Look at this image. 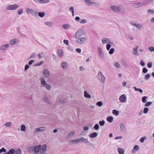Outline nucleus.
Masks as SVG:
<instances>
[{
	"instance_id": "56",
	"label": "nucleus",
	"mask_w": 154,
	"mask_h": 154,
	"mask_svg": "<svg viewBox=\"0 0 154 154\" xmlns=\"http://www.w3.org/2000/svg\"><path fill=\"white\" fill-rule=\"evenodd\" d=\"M74 134L75 132H71L69 133L68 135V137H71Z\"/></svg>"
},
{
	"instance_id": "13",
	"label": "nucleus",
	"mask_w": 154,
	"mask_h": 154,
	"mask_svg": "<svg viewBox=\"0 0 154 154\" xmlns=\"http://www.w3.org/2000/svg\"><path fill=\"white\" fill-rule=\"evenodd\" d=\"M119 126L121 131L123 132L125 131L126 130L125 127L122 123H120Z\"/></svg>"
},
{
	"instance_id": "35",
	"label": "nucleus",
	"mask_w": 154,
	"mask_h": 154,
	"mask_svg": "<svg viewBox=\"0 0 154 154\" xmlns=\"http://www.w3.org/2000/svg\"><path fill=\"white\" fill-rule=\"evenodd\" d=\"M147 98V97L146 96H144L142 98V102L144 103H146L147 102V100H146V99Z\"/></svg>"
},
{
	"instance_id": "26",
	"label": "nucleus",
	"mask_w": 154,
	"mask_h": 154,
	"mask_svg": "<svg viewBox=\"0 0 154 154\" xmlns=\"http://www.w3.org/2000/svg\"><path fill=\"white\" fill-rule=\"evenodd\" d=\"M122 64L125 67H127V63L124 60H123L122 61Z\"/></svg>"
},
{
	"instance_id": "20",
	"label": "nucleus",
	"mask_w": 154,
	"mask_h": 154,
	"mask_svg": "<svg viewBox=\"0 0 154 154\" xmlns=\"http://www.w3.org/2000/svg\"><path fill=\"white\" fill-rule=\"evenodd\" d=\"M43 74L44 75V76L45 77H48L49 76V72L48 70L47 69H45L43 72Z\"/></svg>"
},
{
	"instance_id": "63",
	"label": "nucleus",
	"mask_w": 154,
	"mask_h": 154,
	"mask_svg": "<svg viewBox=\"0 0 154 154\" xmlns=\"http://www.w3.org/2000/svg\"><path fill=\"white\" fill-rule=\"evenodd\" d=\"M34 62V60H31L29 61V65H31L32 64V63H33Z\"/></svg>"
},
{
	"instance_id": "44",
	"label": "nucleus",
	"mask_w": 154,
	"mask_h": 154,
	"mask_svg": "<svg viewBox=\"0 0 154 154\" xmlns=\"http://www.w3.org/2000/svg\"><path fill=\"white\" fill-rule=\"evenodd\" d=\"M152 104V102H148L146 103L145 105V106L146 107H147L151 105Z\"/></svg>"
},
{
	"instance_id": "48",
	"label": "nucleus",
	"mask_w": 154,
	"mask_h": 154,
	"mask_svg": "<svg viewBox=\"0 0 154 154\" xmlns=\"http://www.w3.org/2000/svg\"><path fill=\"white\" fill-rule=\"evenodd\" d=\"M148 72L147 69L145 67H144L143 68L142 70V72L143 73H146Z\"/></svg>"
},
{
	"instance_id": "50",
	"label": "nucleus",
	"mask_w": 154,
	"mask_h": 154,
	"mask_svg": "<svg viewBox=\"0 0 154 154\" xmlns=\"http://www.w3.org/2000/svg\"><path fill=\"white\" fill-rule=\"evenodd\" d=\"M152 62H149L147 64V66L149 68H150L152 67Z\"/></svg>"
},
{
	"instance_id": "40",
	"label": "nucleus",
	"mask_w": 154,
	"mask_h": 154,
	"mask_svg": "<svg viewBox=\"0 0 154 154\" xmlns=\"http://www.w3.org/2000/svg\"><path fill=\"white\" fill-rule=\"evenodd\" d=\"M62 66L63 68H65L67 66V63L66 62H63L62 64Z\"/></svg>"
},
{
	"instance_id": "19",
	"label": "nucleus",
	"mask_w": 154,
	"mask_h": 154,
	"mask_svg": "<svg viewBox=\"0 0 154 154\" xmlns=\"http://www.w3.org/2000/svg\"><path fill=\"white\" fill-rule=\"evenodd\" d=\"M45 127H41L37 128L35 130V131L37 132L43 131H45Z\"/></svg>"
},
{
	"instance_id": "30",
	"label": "nucleus",
	"mask_w": 154,
	"mask_h": 154,
	"mask_svg": "<svg viewBox=\"0 0 154 154\" xmlns=\"http://www.w3.org/2000/svg\"><path fill=\"white\" fill-rule=\"evenodd\" d=\"M21 130L25 131L26 130V127L24 125H22L21 126Z\"/></svg>"
},
{
	"instance_id": "31",
	"label": "nucleus",
	"mask_w": 154,
	"mask_h": 154,
	"mask_svg": "<svg viewBox=\"0 0 154 154\" xmlns=\"http://www.w3.org/2000/svg\"><path fill=\"white\" fill-rule=\"evenodd\" d=\"M150 77V74H147L145 75L144 79L146 80H148Z\"/></svg>"
},
{
	"instance_id": "59",
	"label": "nucleus",
	"mask_w": 154,
	"mask_h": 154,
	"mask_svg": "<svg viewBox=\"0 0 154 154\" xmlns=\"http://www.w3.org/2000/svg\"><path fill=\"white\" fill-rule=\"evenodd\" d=\"M46 88L48 90H50L51 88V86L48 84H47L46 85Z\"/></svg>"
},
{
	"instance_id": "24",
	"label": "nucleus",
	"mask_w": 154,
	"mask_h": 154,
	"mask_svg": "<svg viewBox=\"0 0 154 154\" xmlns=\"http://www.w3.org/2000/svg\"><path fill=\"white\" fill-rule=\"evenodd\" d=\"M27 12L29 14H33L34 12V11L32 9L27 8L26 10Z\"/></svg>"
},
{
	"instance_id": "12",
	"label": "nucleus",
	"mask_w": 154,
	"mask_h": 154,
	"mask_svg": "<svg viewBox=\"0 0 154 154\" xmlns=\"http://www.w3.org/2000/svg\"><path fill=\"white\" fill-rule=\"evenodd\" d=\"M82 32L80 30L78 31L75 34V37L76 38H78L82 36Z\"/></svg>"
},
{
	"instance_id": "14",
	"label": "nucleus",
	"mask_w": 154,
	"mask_h": 154,
	"mask_svg": "<svg viewBox=\"0 0 154 154\" xmlns=\"http://www.w3.org/2000/svg\"><path fill=\"white\" fill-rule=\"evenodd\" d=\"M40 145L36 146L34 148V151L35 154H38L39 151L40 152Z\"/></svg>"
},
{
	"instance_id": "29",
	"label": "nucleus",
	"mask_w": 154,
	"mask_h": 154,
	"mask_svg": "<svg viewBox=\"0 0 154 154\" xmlns=\"http://www.w3.org/2000/svg\"><path fill=\"white\" fill-rule=\"evenodd\" d=\"M8 47V45L6 44V45H4L1 46V49L2 50H4V49H5L6 48Z\"/></svg>"
},
{
	"instance_id": "51",
	"label": "nucleus",
	"mask_w": 154,
	"mask_h": 154,
	"mask_svg": "<svg viewBox=\"0 0 154 154\" xmlns=\"http://www.w3.org/2000/svg\"><path fill=\"white\" fill-rule=\"evenodd\" d=\"M149 50L150 51H154V47L152 46H151L148 48Z\"/></svg>"
},
{
	"instance_id": "43",
	"label": "nucleus",
	"mask_w": 154,
	"mask_h": 154,
	"mask_svg": "<svg viewBox=\"0 0 154 154\" xmlns=\"http://www.w3.org/2000/svg\"><path fill=\"white\" fill-rule=\"evenodd\" d=\"M153 1V0H146L144 1L143 3H150L152 2Z\"/></svg>"
},
{
	"instance_id": "1",
	"label": "nucleus",
	"mask_w": 154,
	"mask_h": 154,
	"mask_svg": "<svg viewBox=\"0 0 154 154\" xmlns=\"http://www.w3.org/2000/svg\"><path fill=\"white\" fill-rule=\"evenodd\" d=\"M110 8L112 10L115 12H120L122 13H125V9L121 5H112L110 6Z\"/></svg>"
},
{
	"instance_id": "37",
	"label": "nucleus",
	"mask_w": 154,
	"mask_h": 154,
	"mask_svg": "<svg viewBox=\"0 0 154 154\" xmlns=\"http://www.w3.org/2000/svg\"><path fill=\"white\" fill-rule=\"evenodd\" d=\"M16 41V39H15L11 40L10 41V44L11 45L14 44L15 43Z\"/></svg>"
},
{
	"instance_id": "61",
	"label": "nucleus",
	"mask_w": 154,
	"mask_h": 154,
	"mask_svg": "<svg viewBox=\"0 0 154 154\" xmlns=\"http://www.w3.org/2000/svg\"><path fill=\"white\" fill-rule=\"evenodd\" d=\"M41 83L42 85H45L46 82L44 79H43L41 81Z\"/></svg>"
},
{
	"instance_id": "36",
	"label": "nucleus",
	"mask_w": 154,
	"mask_h": 154,
	"mask_svg": "<svg viewBox=\"0 0 154 154\" xmlns=\"http://www.w3.org/2000/svg\"><path fill=\"white\" fill-rule=\"evenodd\" d=\"M99 124L101 126L105 124V122L104 120L100 121L99 122Z\"/></svg>"
},
{
	"instance_id": "47",
	"label": "nucleus",
	"mask_w": 154,
	"mask_h": 154,
	"mask_svg": "<svg viewBox=\"0 0 154 154\" xmlns=\"http://www.w3.org/2000/svg\"><path fill=\"white\" fill-rule=\"evenodd\" d=\"M146 139V137H142L140 139V141L141 142L143 143Z\"/></svg>"
},
{
	"instance_id": "16",
	"label": "nucleus",
	"mask_w": 154,
	"mask_h": 154,
	"mask_svg": "<svg viewBox=\"0 0 154 154\" xmlns=\"http://www.w3.org/2000/svg\"><path fill=\"white\" fill-rule=\"evenodd\" d=\"M102 41L103 44H105L107 42L109 43L110 40L107 38H104L103 39H102Z\"/></svg>"
},
{
	"instance_id": "46",
	"label": "nucleus",
	"mask_w": 154,
	"mask_h": 154,
	"mask_svg": "<svg viewBox=\"0 0 154 154\" xmlns=\"http://www.w3.org/2000/svg\"><path fill=\"white\" fill-rule=\"evenodd\" d=\"M45 15V13L44 12H40L38 13V15L41 17H43Z\"/></svg>"
},
{
	"instance_id": "8",
	"label": "nucleus",
	"mask_w": 154,
	"mask_h": 154,
	"mask_svg": "<svg viewBox=\"0 0 154 154\" xmlns=\"http://www.w3.org/2000/svg\"><path fill=\"white\" fill-rule=\"evenodd\" d=\"M46 145L45 144L43 145L41 147L40 146V153L42 154L45 152L46 150Z\"/></svg>"
},
{
	"instance_id": "11",
	"label": "nucleus",
	"mask_w": 154,
	"mask_h": 154,
	"mask_svg": "<svg viewBox=\"0 0 154 154\" xmlns=\"http://www.w3.org/2000/svg\"><path fill=\"white\" fill-rule=\"evenodd\" d=\"M130 24L135 26L138 29H140L142 27V26L139 23H135L134 22H131L130 23Z\"/></svg>"
},
{
	"instance_id": "17",
	"label": "nucleus",
	"mask_w": 154,
	"mask_h": 154,
	"mask_svg": "<svg viewBox=\"0 0 154 154\" xmlns=\"http://www.w3.org/2000/svg\"><path fill=\"white\" fill-rule=\"evenodd\" d=\"M139 149V147L137 145H135L132 150V153H135L136 151H138Z\"/></svg>"
},
{
	"instance_id": "2",
	"label": "nucleus",
	"mask_w": 154,
	"mask_h": 154,
	"mask_svg": "<svg viewBox=\"0 0 154 154\" xmlns=\"http://www.w3.org/2000/svg\"><path fill=\"white\" fill-rule=\"evenodd\" d=\"M97 77L98 79L101 82L103 83L105 82V77L103 75L101 71H99V72L97 75Z\"/></svg>"
},
{
	"instance_id": "55",
	"label": "nucleus",
	"mask_w": 154,
	"mask_h": 154,
	"mask_svg": "<svg viewBox=\"0 0 154 154\" xmlns=\"http://www.w3.org/2000/svg\"><path fill=\"white\" fill-rule=\"evenodd\" d=\"M11 122H9L6 123L5 124V125L6 126L8 127V126H10L11 125Z\"/></svg>"
},
{
	"instance_id": "45",
	"label": "nucleus",
	"mask_w": 154,
	"mask_h": 154,
	"mask_svg": "<svg viewBox=\"0 0 154 154\" xmlns=\"http://www.w3.org/2000/svg\"><path fill=\"white\" fill-rule=\"evenodd\" d=\"M45 23L46 25L49 26H51L52 24L51 22H46Z\"/></svg>"
},
{
	"instance_id": "21",
	"label": "nucleus",
	"mask_w": 154,
	"mask_h": 154,
	"mask_svg": "<svg viewBox=\"0 0 154 154\" xmlns=\"http://www.w3.org/2000/svg\"><path fill=\"white\" fill-rule=\"evenodd\" d=\"M113 118L112 116L108 117L106 118L107 121L110 123L112 122L113 121Z\"/></svg>"
},
{
	"instance_id": "34",
	"label": "nucleus",
	"mask_w": 154,
	"mask_h": 154,
	"mask_svg": "<svg viewBox=\"0 0 154 154\" xmlns=\"http://www.w3.org/2000/svg\"><path fill=\"white\" fill-rule=\"evenodd\" d=\"M134 90L136 91H139L140 93H142L143 92V90L140 88H137L136 87H134Z\"/></svg>"
},
{
	"instance_id": "60",
	"label": "nucleus",
	"mask_w": 154,
	"mask_h": 154,
	"mask_svg": "<svg viewBox=\"0 0 154 154\" xmlns=\"http://www.w3.org/2000/svg\"><path fill=\"white\" fill-rule=\"evenodd\" d=\"M63 43L66 44V45H68V44H69V41L68 40H64V41H63Z\"/></svg>"
},
{
	"instance_id": "42",
	"label": "nucleus",
	"mask_w": 154,
	"mask_h": 154,
	"mask_svg": "<svg viewBox=\"0 0 154 154\" xmlns=\"http://www.w3.org/2000/svg\"><path fill=\"white\" fill-rule=\"evenodd\" d=\"M114 51V49L113 48H111L109 51V53L110 54H113Z\"/></svg>"
},
{
	"instance_id": "5",
	"label": "nucleus",
	"mask_w": 154,
	"mask_h": 154,
	"mask_svg": "<svg viewBox=\"0 0 154 154\" xmlns=\"http://www.w3.org/2000/svg\"><path fill=\"white\" fill-rule=\"evenodd\" d=\"M98 52L100 56V58L102 59H104V54L102 51L101 48L99 47H98L97 48Z\"/></svg>"
},
{
	"instance_id": "7",
	"label": "nucleus",
	"mask_w": 154,
	"mask_h": 154,
	"mask_svg": "<svg viewBox=\"0 0 154 154\" xmlns=\"http://www.w3.org/2000/svg\"><path fill=\"white\" fill-rule=\"evenodd\" d=\"M19 7L18 5H12L8 6L7 9L9 10H14L17 9Z\"/></svg>"
},
{
	"instance_id": "4",
	"label": "nucleus",
	"mask_w": 154,
	"mask_h": 154,
	"mask_svg": "<svg viewBox=\"0 0 154 154\" xmlns=\"http://www.w3.org/2000/svg\"><path fill=\"white\" fill-rule=\"evenodd\" d=\"M145 4V3H142L140 2H138L132 4V6L134 8H138L143 6Z\"/></svg>"
},
{
	"instance_id": "18",
	"label": "nucleus",
	"mask_w": 154,
	"mask_h": 154,
	"mask_svg": "<svg viewBox=\"0 0 154 154\" xmlns=\"http://www.w3.org/2000/svg\"><path fill=\"white\" fill-rule=\"evenodd\" d=\"M97 135L98 134L96 132H94L90 134L89 137L91 138H93L97 137Z\"/></svg>"
},
{
	"instance_id": "52",
	"label": "nucleus",
	"mask_w": 154,
	"mask_h": 154,
	"mask_svg": "<svg viewBox=\"0 0 154 154\" xmlns=\"http://www.w3.org/2000/svg\"><path fill=\"white\" fill-rule=\"evenodd\" d=\"M140 64V65L142 66H144L145 65V63L143 60H141Z\"/></svg>"
},
{
	"instance_id": "62",
	"label": "nucleus",
	"mask_w": 154,
	"mask_h": 154,
	"mask_svg": "<svg viewBox=\"0 0 154 154\" xmlns=\"http://www.w3.org/2000/svg\"><path fill=\"white\" fill-rule=\"evenodd\" d=\"M34 149V147L33 146L30 147L28 148V150L29 151L31 150H33Z\"/></svg>"
},
{
	"instance_id": "49",
	"label": "nucleus",
	"mask_w": 154,
	"mask_h": 154,
	"mask_svg": "<svg viewBox=\"0 0 154 154\" xmlns=\"http://www.w3.org/2000/svg\"><path fill=\"white\" fill-rule=\"evenodd\" d=\"M62 27L64 29H67L69 27V25L66 24H64L63 25Z\"/></svg>"
},
{
	"instance_id": "25",
	"label": "nucleus",
	"mask_w": 154,
	"mask_h": 154,
	"mask_svg": "<svg viewBox=\"0 0 154 154\" xmlns=\"http://www.w3.org/2000/svg\"><path fill=\"white\" fill-rule=\"evenodd\" d=\"M112 113L113 114H115L116 116H117L119 114V111L116 109H113L112 111Z\"/></svg>"
},
{
	"instance_id": "28",
	"label": "nucleus",
	"mask_w": 154,
	"mask_h": 154,
	"mask_svg": "<svg viewBox=\"0 0 154 154\" xmlns=\"http://www.w3.org/2000/svg\"><path fill=\"white\" fill-rule=\"evenodd\" d=\"M114 66L117 68H118L121 67V66L117 62H116L114 63Z\"/></svg>"
},
{
	"instance_id": "23",
	"label": "nucleus",
	"mask_w": 154,
	"mask_h": 154,
	"mask_svg": "<svg viewBox=\"0 0 154 154\" xmlns=\"http://www.w3.org/2000/svg\"><path fill=\"white\" fill-rule=\"evenodd\" d=\"M138 47V46H137L136 49L134 48L133 50V54L134 55H138V53L137 52V48Z\"/></svg>"
},
{
	"instance_id": "10",
	"label": "nucleus",
	"mask_w": 154,
	"mask_h": 154,
	"mask_svg": "<svg viewBox=\"0 0 154 154\" xmlns=\"http://www.w3.org/2000/svg\"><path fill=\"white\" fill-rule=\"evenodd\" d=\"M85 41V38H78L76 41V43L78 44H81L82 43Z\"/></svg>"
},
{
	"instance_id": "38",
	"label": "nucleus",
	"mask_w": 154,
	"mask_h": 154,
	"mask_svg": "<svg viewBox=\"0 0 154 154\" xmlns=\"http://www.w3.org/2000/svg\"><path fill=\"white\" fill-rule=\"evenodd\" d=\"M15 154H21V150L20 149H18L15 151Z\"/></svg>"
},
{
	"instance_id": "57",
	"label": "nucleus",
	"mask_w": 154,
	"mask_h": 154,
	"mask_svg": "<svg viewBox=\"0 0 154 154\" xmlns=\"http://www.w3.org/2000/svg\"><path fill=\"white\" fill-rule=\"evenodd\" d=\"M23 12V9L22 8L19 9L18 11V13L19 14H21Z\"/></svg>"
},
{
	"instance_id": "15",
	"label": "nucleus",
	"mask_w": 154,
	"mask_h": 154,
	"mask_svg": "<svg viewBox=\"0 0 154 154\" xmlns=\"http://www.w3.org/2000/svg\"><path fill=\"white\" fill-rule=\"evenodd\" d=\"M117 150L119 154H124V149L121 148H118Z\"/></svg>"
},
{
	"instance_id": "33",
	"label": "nucleus",
	"mask_w": 154,
	"mask_h": 154,
	"mask_svg": "<svg viewBox=\"0 0 154 154\" xmlns=\"http://www.w3.org/2000/svg\"><path fill=\"white\" fill-rule=\"evenodd\" d=\"M58 52L59 56H60V57H62L63 55L62 51V50L61 49L58 50Z\"/></svg>"
},
{
	"instance_id": "54",
	"label": "nucleus",
	"mask_w": 154,
	"mask_h": 154,
	"mask_svg": "<svg viewBox=\"0 0 154 154\" xmlns=\"http://www.w3.org/2000/svg\"><path fill=\"white\" fill-rule=\"evenodd\" d=\"M111 45L110 44H108L106 46V48L107 50H109L110 48L111 47Z\"/></svg>"
},
{
	"instance_id": "64",
	"label": "nucleus",
	"mask_w": 154,
	"mask_h": 154,
	"mask_svg": "<svg viewBox=\"0 0 154 154\" xmlns=\"http://www.w3.org/2000/svg\"><path fill=\"white\" fill-rule=\"evenodd\" d=\"M35 54H31V56L30 57V58H34L35 57Z\"/></svg>"
},
{
	"instance_id": "41",
	"label": "nucleus",
	"mask_w": 154,
	"mask_h": 154,
	"mask_svg": "<svg viewBox=\"0 0 154 154\" xmlns=\"http://www.w3.org/2000/svg\"><path fill=\"white\" fill-rule=\"evenodd\" d=\"M149 110V109L146 107H145L144 108L143 112L144 113L146 114L147 113Z\"/></svg>"
},
{
	"instance_id": "58",
	"label": "nucleus",
	"mask_w": 154,
	"mask_h": 154,
	"mask_svg": "<svg viewBox=\"0 0 154 154\" xmlns=\"http://www.w3.org/2000/svg\"><path fill=\"white\" fill-rule=\"evenodd\" d=\"M148 12L149 13L153 14L154 13V11L152 10L148 9Z\"/></svg>"
},
{
	"instance_id": "22",
	"label": "nucleus",
	"mask_w": 154,
	"mask_h": 154,
	"mask_svg": "<svg viewBox=\"0 0 154 154\" xmlns=\"http://www.w3.org/2000/svg\"><path fill=\"white\" fill-rule=\"evenodd\" d=\"M15 152V150L13 149H10L9 151L5 153L6 154H13Z\"/></svg>"
},
{
	"instance_id": "39",
	"label": "nucleus",
	"mask_w": 154,
	"mask_h": 154,
	"mask_svg": "<svg viewBox=\"0 0 154 154\" xmlns=\"http://www.w3.org/2000/svg\"><path fill=\"white\" fill-rule=\"evenodd\" d=\"M96 105L99 107L103 105L102 102L100 101H98Z\"/></svg>"
},
{
	"instance_id": "6",
	"label": "nucleus",
	"mask_w": 154,
	"mask_h": 154,
	"mask_svg": "<svg viewBox=\"0 0 154 154\" xmlns=\"http://www.w3.org/2000/svg\"><path fill=\"white\" fill-rule=\"evenodd\" d=\"M94 5L97 7H99L100 4V3L97 2H91L90 0H87V5Z\"/></svg>"
},
{
	"instance_id": "3",
	"label": "nucleus",
	"mask_w": 154,
	"mask_h": 154,
	"mask_svg": "<svg viewBox=\"0 0 154 154\" xmlns=\"http://www.w3.org/2000/svg\"><path fill=\"white\" fill-rule=\"evenodd\" d=\"M86 140V139L85 138L82 137L79 139H77L71 140L70 141V142L71 143H77L81 141L85 142Z\"/></svg>"
},
{
	"instance_id": "9",
	"label": "nucleus",
	"mask_w": 154,
	"mask_h": 154,
	"mask_svg": "<svg viewBox=\"0 0 154 154\" xmlns=\"http://www.w3.org/2000/svg\"><path fill=\"white\" fill-rule=\"evenodd\" d=\"M120 101L122 102H125L126 100V97L125 95L123 94L121 95L119 98Z\"/></svg>"
},
{
	"instance_id": "53",
	"label": "nucleus",
	"mask_w": 154,
	"mask_h": 154,
	"mask_svg": "<svg viewBox=\"0 0 154 154\" xmlns=\"http://www.w3.org/2000/svg\"><path fill=\"white\" fill-rule=\"evenodd\" d=\"M6 151V149L4 147H2L1 149H0V153L2 152H5Z\"/></svg>"
},
{
	"instance_id": "27",
	"label": "nucleus",
	"mask_w": 154,
	"mask_h": 154,
	"mask_svg": "<svg viewBox=\"0 0 154 154\" xmlns=\"http://www.w3.org/2000/svg\"><path fill=\"white\" fill-rule=\"evenodd\" d=\"M49 2V0H40V3L42 4L47 3Z\"/></svg>"
},
{
	"instance_id": "32",
	"label": "nucleus",
	"mask_w": 154,
	"mask_h": 154,
	"mask_svg": "<svg viewBox=\"0 0 154 154\" xmlns=\"http://www.w3.org/2000/svg\"><path fill=\"white\" fill-rule=\"evenodd\" d=\"M94 129L95 130H98L99 128V126L98 124H96L94 126Z\"/></svg>"
}]
</instances>
